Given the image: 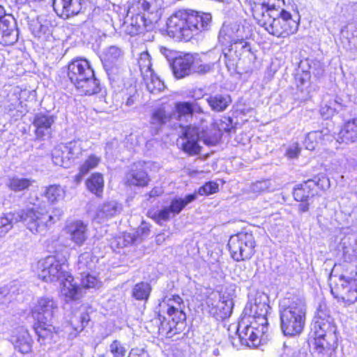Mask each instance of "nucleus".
Listing matches in <instances>:
<instances>
[{
	"label": "nucleus",
	"mask_w": 357,
	"mask_h": 357,
	"mask_svg": "<svg viewBox=\"0 0 357 357\" xmlns=\"http://www.w3.org/2000/svg\"><path fill=\"white\" fill-rule=\"evenodd\" d=\"M269 306L260 298L250 301L244 309L246 317L239 322L237 332L242 344L257 347L268 331L266 317Z\"/></svg>",
	"instance_id": "f257e3e1"
},
{
	"label": "nucleus",
	"mask_w": 357,
	"mask_h": 357,
	"mask_svg": "<svg viewBox=\"0 0 357 357\" xmlns=\"http://www.w3.org/2000/svg\"><path fill=\"white\" fill-rule=\"evenodd\" d=\"M63 214V211L54 208L51 213L44 210L27 208L9 213L0 217V236L6 235L13 227V224L23 222L32 233L42 234L52 225L59 221Z\"/></svg>",
	"instance_id": "f03ea898"
},
{
	"label": "nucleus",
	"mask_w": 357,
	"mask_h": 357,
	"mask_svg": "<svg viewBox=\"0 0 357 357\" xmlns=\"http://www.w3.org/2000/svg\"><path fill=\"white\" fill-rule=\"evenodd\" d=\"M206 120L202 119L199 127L189 126L182 128V139L183 142L181 146L184 152L190 155H197L199 153L200 146L197 142L202 139L205 144L208 146L216 145L220 140L222 131L231 132L232 126L230 119L221 120L220 123L211 121L209 123V127L204 125Z\"/></svg>",
	"instance_id": "7ed1b4c3"
},
{
	"label": "nucleus",
	"mask_w": 357,
	"mask_h": 357,
	"mask_svg": "<svg viewBox=\"0 0 357 357\" xmlns=\"http://www.w3.org/2000/svg\"><path fill=\"white\" fill-rule=\"evenodd\" d=\"M211 21V16L208 13L196 12L188 15L178 13L168 19L167 31L170 37L188 40L193 36L208 29Z\"/></svg>",
	"instance_id": "20e7f679"
},
{
	"label": "nucleus",
	"mask_w": 357,
	"mask_h": 357,
	"mask_svg": "<svg viewBox=\"0 0 357 357\" xmlns=\"http://www.w3.org/2000/svg\"><path fill=\"white\" fill-rule=\"evenodd\" d=\"M281 329L285 335L300 334L305 322V301L298 296L285 297L280 301Z\"/></svg>",
	"instance_id": "39448f33"
},
{
	"label": "nucleus",
	"mask_w": 357,
	"mask_h": 357,
	"mask_svg": "<svg viewBox=\"0 0 357 357\" xmlns=\"http://www.w3.org/2000/svg\"><path fill=\"white\" fill-rule=\"evenodd\" d=\"M68 76L82 95L91 96L100 91V82L86 59L73 60L68 64Z\"/></svg>",
	"instance_id": "423d86ee"
},
{
	"label": "nucleus",
	"mask_w": 357,
	"mask_h": 357,
	"mask_svg": "<svg viewBox=\"0 0 357 357\" xmlns=\"http://www.w3.org/2000/svg\"><path fill=\"white\" fill-rule=\"evenodd\" d=\"M314 354L316 357H331L337 347L336 328L320 315L314 317L313 324Z\"/></svg>",
	"instance_id": "0eeeda50"
},
{
	"label": "nucleus",
	"mask_w": 357,
	"mask_h": 357,
	"mask_svg": "<svg viewBox=\"0 0 357 357\" xmlns=\"http://www.w3.org/2000/svg\"><path fill=\"white\" fill-rule=\"evenodd\" d=\"M261 21H257V24L271 35L276 37L285 38L296 33L298 29L299 20L294 19L290 13L282 9L272 10L266 14Z\"/></svg>",
	"instance_id": "6e6552de"
},
{
	"label": "nucleus",
	"mask_w": 357,
	"mask_h": 357,
	"mask_svg": "<svg viewBox=\"0 0 357 357\" xmlns=\"http://www.w3.org/2000/svg\"><path fill=\"white\" fill-rule=\"evenodd\" d=\"M66 259L59 255H50L40 259L37 264V271L40 279L47 282L63 280L66 274Z\"/></svg>",
	"instance_id": "1a4fd4ad"
},
{
	"label": "nucleus",
	"mask_w": 357,
	"mask_h": 357,
	"mask_svg": "<svg viewBox=\"0 0 357 357\" xmlns=\"http://www.w3.org/2000/svg\"><path fill=\"white\" fill-rule=\"evenodd\" d=\"M228 247L234 260L240 261L250 259L255 252V238L250 233H238L230 236Z\"/></svg>",
	"instance_id": "9d476101"
},
{
	"label": "nucleus",
	"mask_w": 357,
	"mask_h": 357,
	"mask_svg": "<svg viewBox=\"0 0 357 357\" xmlns=\"http://www.w3.org/2000/svg\"><path fill=\"white\" fill-rule=\"evenodd\" d=\"M331 294L335 298L353 303L357 300V280L343 275L330 276Z\"/></svg>",
	"instance_id": "9b49d317"
},
{
	"label": "nucleus",
	"mask_w": 357,
	"mask_h": 357,
	"mask_svg": "<svg viewBox=\"0 0 357 357\" xmlns=\"http://www.w3.org/2000/svg\"><path fill=\"white\" fill-rule=\"evenodd\" d=\"M59 312L58 302L47 296L38 298L31 308V314L36 321H53Z\"/></svg>",
	"instance_id": "f8f14e48"
},
{
	"label": "nucleus",
	"mask_w": 357,
	"mask_h": 357,
	"mask_svg": "<svg viewBox=\"0 0 357 357\" xmlns=\"http://www.w3.org/2000/svg\"><path fill=\"white\" fill-rule=\"evenodd\" d=\"M197 199V193L190 194L183 198L176 197L173 199L169 206L165 207L158 213H155L154 218L158 222L167 221L172 216L178 215L188 204Z\"/></svg>",
	"instance_id": "ddd939ff"
},
{
	"label": "nucleus",
	"mask_w": 357,
	"mask_h": 357,
	"mask_svg": "<svg viewBox=\"0 0 357 357\" xmlns=\"http://www.w3.org/2000/svg\"><path fill=\"white\" fill-rule=\"evenodd\" d=\"M209 313L216 319H224L229 317L232 312L233 301L226 299L219 294H213L206 300Z\"/></svg>",
	"instance_id": "4468645a"
},
{
	"label": "nucleus",
	"mask_w": 357,
	"mask_h": 357,
	"mask_svg": "<svg viewBox=\"0 0 357 357\" xmlns=\"http://www.w3.org/2000/svg\"><path fill=\"white\" fill-rule=\"evenodd\" d=\"M65 232L69 236V239L76 245H83L89 238L88 225L82 220L70 221L65 227Z\"/></svg>",
	"instance_id": "2eb2a0df"
},
{
	"label": "nucleus",
	"mask_w": 357,
	"mask_h": 357,
	"mask_svg": "<svg viewBox=\"0 0 357 357\" xmlns=\"http://www.w3.org/2000/svg\"><path fill=\"white\" fill-rule=\"evenodd\" d=\"M53 8L58 15L68 18L78 14L82 4L80 0H54Z\"/></svg>",
	"instance_id": "dca6fc26"
},
{
	"label": "nucleus",
	"mask_w": 357,
	"mask_h": 357,
	"mask_svg": "<svg viewBox=\"0 0 357 357\" xmlns=\"http://www.w3.org/2000/svg\"><path fill=\"white\" fill-rule=\"evenodd\" d=\"M343 107L341 98L337 96L326 94L323 97L319 112L323 118L328 119L342 110Z\"/></svg>",
	"instance_id": "f3484780"
},
{
	"label": "nucleus",
	"mask_w": 357,
	"mask_h": 357,
	"mask_svg": "<svg viewBox=\"0 0 357 357\" xmlns=\"http://www.w3.org/2000/svg\"><path fill=\"white\" fill-rule=\"evenodd\" d=\"M61 297L66 302L75 301L80 298V288L74 281L73 277L66 274V277L61 280Z\"/></svg>",
	"instance_id": "a211bd4d"
},
{
	"label": "nucleus",
	"mask_w": 357,
	"mask_h": 357,
	"mask_svg": "<svg viewBox=\"0 0 357 357\" xmlns=\"http://www.w3.org/2000/svg\"><path fill=\"white\" fill-rule=\"evenodd\" d=\"M121 211V204L115 200H109L98 206L94 219L98 222H103L116 215Z\"/></svg>",
	"instance_id": "6ab92c4d"
},
{
	"label": "nucleus",
	"mask_w": 357,
	"mask_h": 357,
	"mask_svg": "<svg viewBox=\"0 0 357 357\" xmlns=\"http://www.w3.org/2000/svg\"><path fill=\"white\" fill-rule=\"evenodd\" d=\"M194 58L191 54H185L174 59L172 63L173 73L176 77L183 78L192 72Z\"/></svg>",
	"instance_id": "aec40b11"
},
{
	"label": "nucleus",
	"mask_w": 357,
	"mask_h": 357,
	"mask_svg": "<svg viewBox=\"0 0 357 357\" xmlns=\"http://www.w3.org/2000/svg\"><path fill=\"white\" fill-rule=\"evenodd\" d=\"M11 342L15 348L22 354H28L31 351L32 339L24 328H20L11 337Z\"/></svg>",
	"instance_id": "412c9836"
},
{
	"label": "nucleus",
	"mask_w": 357,
	"mask_h": 357,
	"mask_svg": "<svg viewBox=\"0 0 357 357\" xmlns=\"http://www.w3.org/2000/svg\"><path fill=\"white\" fill-rule=\"evenodd\" d=\"M276 0H250L252 15L257 21H261L266 14L275 10V1Z\"/></svg>",
	"instance_id": "4be33fe9"
},
{
	"label": "nucleus",
	"mask_w": 357,
	"mask_h": 357,
	"mask_svg": "<svg viewBox=\"0 0 357 357\" xmlns=\"http://www.w3.org/2000/svg\"><path fill=\"white\" fill-rule=\"evenodd\" d=\"M54 122V119L53 116L43 113L37 114L33 121V124L36 127L35 133L36 137L40 139L46 134H48L49 130Z\"/></svg>",
	"instance_id": "5701e85b"
},
{
	"label": "nucleus",
	"mask_w": 357,
	"mask_h": 357,
	"mask_svg": "<svg viewBox=\"0 0 357 357\" xmlns=\"http://www.w3.org/2000/svg\"><path fill=\"white\" fill-rule=\"evenodd\" d=\"M1 43L5 45H11L17 42L18 31L14 20L11 17L9 22L0 24Z\"/></svg>",
	"instance_id": "b1692460"
},
{
	"label": "nucleus",
	"mask_w": 357,
	"mask_h": 357,
	"mask_svg": "<svg viewBox=\"0 0 357 357\" xmlns=\"http://www.w3.org/2000/svg\"><path fill=\"white\" fill-rule=\"evenodd\" d=\"M52 321H36L34 328L41 344L50 342L54 335V327Z\"/></svg>",
	"instance_id": "393cba45"
},
{
	"label": "nucleus",
	"mask_w": 357,
	"mask_h": 357,
	"mask_svg": "<svg viewBox=\"0 0 357 357\" xmlns=\"http://www.w3.org/2000/svg\"><path fill=\"white\" fill-rule=\"evenodd\" d=\"M167 305L168 316H175L177 321L185 320V314L183 312L184 305L183 299L180 296H173L172 298L167 300Z\"/></svg>",
	"instance_id": "a878e982"
},
{
	"label": "nucleus",
	"mask_w": 357,
	"mask_h": 357,
	"mask_svg": "<svg viewBox=\"0 0 357 357\" xmlns=\"http://www.w3.org/2000/svg\"><path fill=\"white\" fill-rule=\"evenodd\" d=\"M170 119V114L167 113L164 108H158L155 110L150 120L153 135H157L162 126L168 122Z\"/></svg>",
	"instance_id": "bb28decb"
},
{
	"label": "nucleus",
	"mask_w": 357,
	"mask_h": 357,
	"mask_svg": "<svg viewBox=\"0 0 357 357\" xmlns=\"http://www.w3.org/2000/svg\"><path fill=\"white\" fill-rule=\"evenodd\" d=\"M274 190L270 180H261L251 183L245 190V193L250 198H255L259 195Z\"/></svg>",
	"instance_id": "cd10ccee"
},
{
	"label": "nucleus",
	"mask_w": 357,
	"mask_h": 357,
	"mask_svg": "<svg viewBox=\"0 0 357 357\" xmlns=\"http://www.w3.org/2000/svg\"><path fill=\"white\" fill-rule=\"evenodd\" d=\"M339 137L345 143L357 140V119L346 122L339 132Z\"/></svg>",
	"instance_id": "c85d7f7f"
},
{
	"label": "nucleus",
	"mask_w": 357,
	"mask_h": 357,
	"mask_svg": "<svg viewBox=\"0 0 357 357\" xmlns=\"http://www.w3.org/2000/svg\"><path fill=\"white\" fill-rule=\"evenodd\" d=\"M230 52H234L236 58L253 56L250 44L247 40H232L229 49Z\"/></svg>",
	"instance_id": "c756f323"
},
{
	"label": "nucleus",
	"mask_w": 357,
	"mask_h": 357,
	"mask_svg": "<svg viewBox=\"0 0 357 357\" xmlns=\"http://www.w3.org/2000/svg\"><path fill=\"white\" fill-rule=\"evenodd\" d=\"M127 183L129 185L145 186L148 184L149 178L147 174L142 169L137 170V166L134 165L131 172L128 174Z\"/></svg>",
	"instance_id": "7c9ffc66"
},
{
	"label": "nucleus",
	"mask_w": 357,
	"mask_h": 357,
	"mask_svg": "<svg viewBox=\"0 0 357 357\" xmlns=\"http://www.w3.org/2000/svg\"><path fill=\"white\" fill-rule=\"evenodd\" d=\"M56 156L61 155H74L79 156L82 154V142L79 141H73L68 144H61L55 149Z\"/></svg>",
	"instance_id": "2f4dec72"
},
{
	"label": "nucleus",
	"mask_w": 357,
	"mask_h": 357,
	"mask_svg": "<svg viewBox=\"0 0 357 357\" xmlns=\"http://www.w3.org/2000/svg\"><path fill=\"white\" fill-rule=\"evenodd\" d=\"M171 320L167 323H162L160 328L161 333L166 334L167 337H172L174 335L180 333L184 325V321L176 320L175 316H169Z\"/></svg>",
	"instance_id": "473e14b6"
},
{
	"label": "nucleus",
	"mask_w": 357,
	"mask_h": 357,
	"mask_svg": "<svg viewBox=\"0 0 357 357\" xmlns=\"http://www.w3.org/2000/svg\"><path fill=\"white\" fill-rule=\"evenodd\" d=\"M206 101L211 108L216 112L224 111L231 102V99L229 96H223L220 94H216L215 96H211Z\"/></svg>",
	"instance_id": "72a5a7b5"
},
{
	"label": "nucleus",
	"mask_w": 357,
	"mask_h": 357,
	"mask_svg": "<svg viewBox=\"0 0 357 357\" xmlns=\"http://www.w3.org/2000/svg\"><path fill=\"white\" fill-rule=\"evenodd\" d=\"M32 184V181L20 178L17 176H9L6 179V185L15 192H19L27 189Z\"/></svg>",
	"instance_id": "f704fd0d"
},
{
	"label": "nucleus",
	"mask_w": 357,
	"mask_h": 357,
	"mask_svg": "<svg viewBox=\"0 0 357 357\" xmlns=\"http://www.w3.org/2000/svg\"><path fill=\"white\" fill-rule=\"evenodd\" d=\"M88 190L98 197L102 195L104 188V180L100 174L96 173L86 181Z\"/></svg>",
	"instance_id": "c9c22d12"
},
{
	"label": "nucleus",
	"mask_w": 357,
	"mask_h": 357,
	"mask_svg": "<svg viewBox=\"0 0 357 357\" xmlns=\"http://www.w3.org/2000/svg\"><path fill=\"white\" fill-rule=\"evenodd\" d=\"M144 17L140 15H136L131 17L130 22L126 23L125 31L129 35L135 36L144 30Z\"/></svg>",
	"instance_id": "e433bc0d"
},
{
	"label": "nucleus",
	"mask_w": 357,
	"mask_h": 357,
	"mask_svg": "<svg viewBox=\"0 0 357 357\" xmlns=\"http://www.w3.org/2000/svg\"><path fill=\"white\" fill-rule=\"evenodd\" d=\"M151 291V285L148 282H142L133 287L132 296L137 301H147Z\"/></svg>",
	"instance_id": "4c0bfd02"
},
{
	"label": "nucleus",
	"mask_w": 357,
	"mask_h": 357,
	"mask_svg": "<svg viewBox=\"0 0 357 357\" xmlns=\"http://www.w3.org/2000/svg\"><path fill=\"white\" fill-rule=\"evenodd\" d=\"M143 79L146 84L147 90L152 93L160 92L165 89L164 83L154 73H151V75L147 77H143Z\"/></svg>",
	"instance_id": "58836bf2"
},
{
	"label": "nucleus",
	"mask_w": 357,
	"mask_h": 357,
	"mask_svg": "<svg viewBox=\"0 0 357 357\" xmlns=\"http://www.w3.org/2000/svg\"><path fill=\"white\" fill-rule=\"evenodd\" d=\"M138 63L142 77H147L153 73L151 68V56L148 52H142L138 60Z\"/></svg>",
	"instance_id": "ea45409f"
},
{
	"label": "nucleus",
	"mask_w": 357,
	"mask_h": 357,
	"mask_svg": "<svg viewBox=\"0 0 357 357\" xmlns=\"http://www.w3.org/2000/svg\"><path fill=\"white\" fill-rule=\"evenodd\" d=\"M64 195L65 191L60 185H50L45 191V197L48 201L52 203L62 199L64 197Z\"/></svg>",
	"instance_id": "a19ab883"
},
{
	"label": "nucleus",
	"mask_w": 357,
	"mask_h": 357,
	"mask_svg": "<svg viewBox=\"0 0 357 357\" xmlns=\"http://www.w3.org/2000/svg\"><path fill=\"white\" fill-rule=\"evenodd\" d=\"M99 162L98 158H89L88 160L80 167L79 173L75 176V181L79 183L82 177L86 174L89 170L95 168Z\"/></svg>",
	"instance_id": "79ce46f5"
},
{
	"label": "nucleus",
	"mask_w": 357,
	"mask_h": 357,
	"mask_svg": "<svg viewBox=\"0 0 357 357\" xmlns=\"http://www.w3.org/2000/svg\"><path fill=\"white\" fill-rule=\"evenodd\" d=\"M77 266L81 274H84L86 270L92 269L94 266L92 255L90 252L81 254L78 259Z\"/></svg>",
	"instance_id": "37998d69"
},
{
	"label": "nucleus",
	"mask_w": 357,
	"mask_h": 357,
	"mask_svg": "<svg viewBox=\"0 0 357 357\" xmlns=\"http://www.w3.org/2000/svg\"><path fill=\"white\" fill-rule=\"evenodd\" d=\"M310 78V75L307 72H303L297 78L298 89L303 93V98H305L310 97V91L308 89Z\"/></svg>",
	"instance_id": "c03bdc74"
},
{
	"label": "nucleus",
	"mask_w": 357,
	"mask_h": 357,
	"mask_svg": "<svg viewBox=\"0 0 357 357\" xmlns=\"http://www.w3.org/2000/svg\"><path fill=\"white\" fill-rule=\"evenodd\" d=\"M310 186L311 185L307 181L296 188L294 191V199L298 202L307 201L310 194V190H308Z\"/></svg>",
	"instance_id": "a18cd8bd"
},
{
	"label": "nucleus",
	"mask_w": 357,
	"mask_h": 357,
	"mask_svg": "<svg viewBox=\"0 0 357 357\" xmlns=\"http://www.w3.org/2000/svg\"><path fill=\"white\" fill-rule=\"evenodd\" d=\"M233 30L236 34V38L233 40H247L252 35L251 29L248 25L236 24L234 26Z\"/></svg>",
	"instance_id": "49530a36"
},
{
	"label": "nucleus",
	"mask_w": 357,
	"mask_h": 357,
	"mask_svg": "<svg viewBox=\"0 0 357 357\" xmlns=\"http://www.w3.org/2000/svg\"><path fill=\"white\" fill-rule=\"evenodd\" d=\"M29 29L38 38L44 37L48 31L47 26L43 24L38 20H33L29 24Z\"/></svg>",
	"instance_id": "de8ad7c7"
},
{
	"label": "nucleus",
	"mask_w": 357,
	"mask_h": 357,
	"mask_svg": "<svg viewBox=\"0 0 357 357\" xmlns=\"http://www.w3.org/2000/svg\"><path fill=\"white\" fill-rule=\"evenodd\" d=\"M123 56V51L116 46H110L105 52L104 59L106 62L112 63Z\"/></svg>",
	"instance_id": "09e8293b"
},
{
	"label": "nucleus",
	"mask_w": 357,
	"mask_h": 357,
	"mask_svg": "<svg viewBox=\"0 0 357 357\" xmlns=\"http://www.w3.org/2000/svg\"><path fill=\"white\" fill-rule=\"evenodd\" d=\"M82 275V284L84 288L98 289L101 287V282L96 277L90 274Z\"/></svg>",
	"instance_id": "8fccbe9b"
},
{
	"label": "nucleus",
	"mask_w": 357,
	"mask_h": 357,
	"mask_svg": "<svg viewBox=\"0 0 357 357\" xmlns=\"http://www.w3.org/2000/svg\"><path fill=\"white\" fill-rule=\"evenodd\" d=\"M219 190L218 184L214 181H208L200 187L197 194L201 196H208L217 192Z\"/></svg>",
	"instance_id": "3c124183"
},
{
	"label": "nucleus",
	"mask_w": 357,
	"mask_h": 357,
	"mask_svg": "<svg viewBox=\"0 0 357 357\" xmlns=\"http://www.w3.org/2000/svg\"><path fill=\"white\" fill-rule=\"evenodd\" d=\"M214 68L213 63L196 62L193 63L192 72L199 75H204L211 72Z\"/></svg>",
	"instance_id": "603ef678"
},
{
	"label": "nucleus",
	"mask_w": 357,
	"mask_h": 357,
	"mask_svg": "<svg viewBox=\"0 0 357 357\" xmlns=\"http://www.w3.org/2000/svg\"><path fill=\"white\" fill-rule=\"evenodd\" d=\"M109 351L113 357H125L127 350L119 340H114L109 345Z\"/></svg>",
	"instance_id": "864d4df0"
},
{
	"label": "nucleus",
	"mask_w": 357,
	"mask_h": 357,
	"mask_svg": "<svg viewBox=\"0 0 357 357\" xmlns=\"http://www.w3.org/2000/svg\"><path fill=\"white\" fill-rule=\"evenodd\" d=\"M79 319H80V322H81L80 324H79L77 326H75L74 321H72L71 324L73 326H69V330L71 328H73L75 331V333H70V336L72 338L76 337L77 335L84 329L86 324L89 321V316L86 313H82V314H81Z\"/></svg>",
	"instance_id": "5fc2aeb1"
},
{
	"label": "nucleus",
	"mask_w": 357,
	"mask_h": 357,
	"mask_svg": "<svg viewBox=\"0 0 357 357\" xmlns=\"http://www.w3.org/2000/svg\"><path fill=\"white\" fill-rule=\"evenodd\" d=\"M176 109L180 117L191 116L192 114V104L190 102H178L176 105Z\"/></svg>",
	"instance_id": "6e6d98bb"
},
{
	"label": "nucleus",
	"mask_w": 357,
	"mask_h": 357,
	"mask_svg": "<svg viewBox=\"0 0 357 357\" xmlns=\"http://www.w3.org/2000/svg\"><path fill=\"white\" fill-rule=\"evenodd\" d=\"M308 183H310V185L313 184L317 185L322 190H326L330 187V181L324 176L319 178H314L313 180H308Z\"/></svg>",
	"instance_id": "4d7b16f0"
},
{
	"label": "nucleus",
	"mask_w": 357,
	"mask_h": 357,
	"mask_svg": "<svg viewBox=\"0 0 357 357\" xmlns=\"http://www.w3.org/2000/svg\"><path fill=\"white\" fill-rule=\"evenodd\" d=\"M138 98L139 95L137 93L135 86L131 87L130 89L129 96L127 98L126 100V105L128 107L133 106L137 102Z\"/></svg>",
	"instance_id": "13d9d810"
},
{
	"label": "nucleus",
	"mask_w": 357,
	"mask_h": 357,
	"mask_svg": "<svg viewBox=\"0 0 357 357\" xmlns=\"http://www.w3.org/2000/svg\"><path fill=\"white\" fill-rule=\"evenodd\" d=\"M301 148L297 142H292L287 148L286 154L287 156H297L300 154Z\"/></svg>",
	"instance_id": "bf43d9fd"
},
{
	"label": "nucleus",
	"mask_w": 357,
	"mask_h": 357,
	"mask_svg": "<svg viewBox=\"0 0 357 357\" xmlns=\"http://www.w3.org/2000/svg\"><path fill=\"white\" fill-rule=\"evenodd\" d=\"M319 134V133L318 132H312L307 135L305 141L307 149L312 150L315 148V144L313 143V140L316 139L317 135Z\"/></svg>",
	"instance_id": "052dcab7"
},
{
	"label": "nucleus",
	"mask_w": 357,
	"mask_h": 357,
	"mask_svg": "<svg viewBox=\"0 0 357 357\" xmlns=\"http://www.w3.org/2000/svg\"><path fill=\"white\" fill-rule=\"evenodd\" d=\"M10 15H6L4 8L0 6V24L9 22Z\"/></svg>",
	"instance_id": "680f3d73"
},
{
	"label": "nucleus",
	"mask_w": 357,
	"mask_h": 357,
	"mask_svg": "<svg viewBox=\"0 0 357 357\" xmlns=\"http://www.w3.org/2000/svg\"><path fill=\"white\" fill-rule=\"evenodd\" d=\"M160 52L167 58V60L170 61L174 59V53L166 47H161Z\"/></svg>",
	"instance_id": "e2e57ef3"
},
{
	"label": "nucleus",
	"mask_w": 357,
	"mask_h": 357,
	"mask_svg": "<svg viewBox=\"0 0 357 357\" xmlns=\"http://www.w3.org/2000/svg\"><path fill=\"white\" fill-rule=\"evenodd\" d=\"M301 203L298 204V211L301 213H304L308 211L309 209V204L306 201L300 202Z\"/></svg>",
	"instance_id": "0e129e2a"
},
{
	"label": "nucleus",
	"mask_w": 357,
	"mask_h": 357,
	"mask_svg": "<svg viewBox=\"0 0 357 357\" xmlns=\"http://www.w3.org/2000/svg\"><path fill=\"white\" fill-rule=\"evenodd\" d=\"M70 159H71L70 158H63V161L61 163V167H64V168H68L72 163V161Z\"/></svg>",
	"instance_id": "69168bd1"
},
{
	"label": "nucleus",
	"mask_w": 357,
	"mask_h": 357,
	"mask_svg": "<svg viewBox=\"0 0 357 357\" xmlns=\"http://www.w3.org/2000/svg\"><path fill=\"white\" fill-rule=\"evenodd\" d=\"M192 104V112H197V113H202L203 110L202 107L197 103H191Z\"/></svg>",
	"instance_id": "338daca9"
},
{
	"label": "nucleus",
	"mask_w": 357,
	"mask_h": 357,
	"mask_svg": "<svg viewBox=\"0 0 357 357\" xmlns=\"http://www.w3.org/2000/svg\"><path fill=\"white\" fill-rule=\"evenodd\" d=\"M128 357H148V355H147V354H146L143 351L142 352L141 354L138 355L135 353V351L134 350H132L131 352L130 353Z\"/></svg>",
	"instance_id": "774afa93"
}]
</instances>
